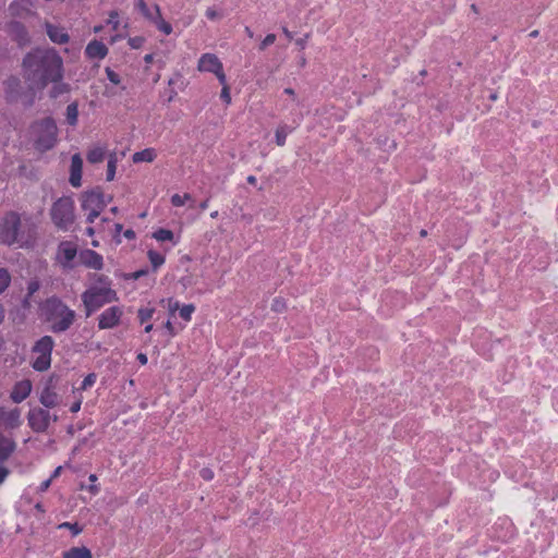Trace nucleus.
Here are the masks:
<instances>
[{
    "mask_svg": "<svg viewBox=\"0 0 558 558\" xmlns=\"http://www.w3.org/2000/svg\"><path fill=\"white\" fill-rule=\"evenodd\" d=\"M276 41L275 34H268L259 45V50H265L268 46L272 45Z\"/></svg>",
    "mask_w": 558,
    "mask_h": 558,
    "instance_id": "46",
    "label": "nucleus"
},
{
    "mask_svg": "<svg viewBox=\"0 0 558 558\" xmlns=\"http://www.w3.org/2000/svg\"><path fill=\"white\" fill-rule=\"evenodd\" d=\"M83 402V397L80 395L75 402H73L70 407V411L72 413H76L81 410V405Z\"/></svg>",
    "mask_w": 558,
    "mask_h": 558,
    "instance_id": "49",
    "label": "nucleus"
},
{
    "mask_svg": "<svg viewBox=\"0 0 558 558\" xmlns=\"http://www.w3.org/2000/svg\"><path fill=\"white\" fill-rule=\"evenodd\" d=\"M201 476L205 481H211L214 478V472L208 468H204L201 470Z\"/></svg>",
    "mask_w": 558,
    "mask_h": 558,
    "instance_id": "48",
    "label": "nucleus"
},
{
    "mask_svg": "<svg viewBox=\"0 0 558 558\" xmlns=\"http://www.w3.org/2000/svg\"><path fill=\"white\" fill-rule=\"evenodd\" d=\"M308 38V35H306L304 38H299L295 40V44L301 48L304 49L306 45V39Z\"/></svg>",
    "mask_w": 558,
    "mask_h": 558,
    "instance_id": "57",
    "label": "nucleus"
},
{
    "mask_svg": "<svg viewBox=\"0 0 558 558\" xmlns=\"http://www.w3.org/2000/svg\"><path fill=\"white\" fill-rule=\"evenodd\" d=\"M62 558H93L92 551L85 547H71L62 553Z\"/></svg>",
    "mask_w": 558,
    "mask_h": 558,
    "instance_id": "24",
    "label": "nucleus"
},
{
    "mask_svg": "<svg viewBox=\"0 0 558 558\" xmlns=\"http://www.w3.org/2000/svg\"><path fill=\"white\" fill-rule=\"evenodd\" d=\"M147 257L154 270H157L160 266H162L166 260L165 256L155 250H149L147 252Z\"/></svg>",
    "mask_w": 558,
    "mask_h": 558,
    "instance_id": "29",
    "label": "nucleus"
},
{
    "mask_svg": "<svg viewBox=\"0 0 558 558\" xmlns=\"http://www.w3.org/2000/svg\"><path fill=\"white\" fill-rule=\"evenodd\" d=\"M108 47L100 40H90L85 48V57L89 60H102L108 56Z\"/></svg>",
    "mask_w": 558,
    "mask_h": 558,
    "instance_id": "16",
    "label": "nucleus"
},
{
    "mask_svg": "<svg viewBox=\"0 0 558 558\" xmlns=\"http://www.w3.org/2000/svg\"><path fill=\"white\" fill-rule=\"evenodd\" d=\"M11 282V276L4 268H0V294L9 287Z\"/></svg>",
    "mask_w": 558,
    "mask_h": 558,
    "instance_id": "37",
    "label": "nucleus"
},
{
    "mask_svg": "<svg viewBox=\"0 0 558 558\" xmlns=\"http://www.w3.org/2000/svg\"><path fill=\"white\" fill-rule=\"evenodd\" d=\"M107 24L111 25L113 31H117L119 28L120 21H119L118 11L113 10V11L109 12V17L107 20Z\"/></svg>",
    "mask_w": 558,
    "mask_h": 558,
    "instance_id": "43",
    "label": "nucleus"
},
{
    "mask_svg": "<svg viewBox=\"0 0 558 558\" xmlns=\"http://www.w3.org/2000/svg\"><path fill=\"white\" fill-rule=\"evenodd\" d=\"M40 403L46 408H54L58 403V396L54 391L46 388L40 395Z\"/></svg>",
    "mask_w": 558,
    "mask_h": 558,
    "instance_id": "26",
    "label": "nucleus"
},
{
    "mask_svg": "<svg viewBox=\"0 0 558 558\" xmlns=\"http://www.w3.org/2000/svg\"><path fill=\"white\" fill-rule=\"evenodd\" d=\"M136 9L141 12V14L151 22L155 17V10L154 7L149 8L145 0H137L136 2Z\"/></svg>",
    "mask_w": 558,
    "mask_h": 558,
    "instance_id": "30",
    "label": "nucleus"
},
{
    "mask_svg": "<svg viewBox=\"0 0 558 558\" xmlns=\"http://www.w3.org/2000/svg\"><path fill=\"white\" fill-rule=\"evenodd\" d=\"M83 159L80 154H74L71 159L70 183L73 187L82 185Z\"/></svg>",
    "mask_w": 558,
    "mask_h": 558,
    "instance_id": "18",
    "label": "nucleus"
},
{
    "mask_svg": "<svg viewBox=\"0 0 558 558\" xmlns=\"http://www.w3.org/2000/svg\"><path fill=\"white\" fill-rule=\"evenodd\" d=\"M154 10L155 17L150 23H153L157 27V29L163 33L165 35H170L173 31L172 26L169 22L163 20L160 7L158 4H154Z\"/></svg>",
    "mask_w": 558,
    "mask_h": 558,
    "instance_id": "21",
    "label": "nucleus"
},
{
    "mask_svg": "<svg viewBox=\"0 0 558 558\" xmlns=\"http://www.w3.org/2000/svg\"><path fill=\"white\" fill-rule=\"evenodd\" d=\"M195 312V306L193 304H185L180 307L179 313L180 317L185 322H190L192 319V315Z\"/></svg>",
    "mask_w": 558,
    "mask_h": 558,
    "instance_id": "33",
    "label": "nucleus"
},
{
    "mask_svg": "<svg viewBox=\"0 0 558 558\" xmlns=\"http://www.w3.org/2000/svg\"><path fill=\"white\" fill-rule=\"evenodd\" d=\"M36 239V226L29 220L22 225L19 214L8 213L0 221V243L20 246H32Z\"/></svg>",
    "mask_w": 558,
    "mask_h": 558,
    "instance_id": "2",
    "label": "nucleus"
},
{
    "mask_svg": "<svg viewBox=\"0 0 558 558\" xmlns=\"http://www.w3.org/2000/svg\"><path fill=\"white\" fill-rule=\"evenodd\" d=\"M180 303L177 300H173L172 298L168 299V310L171 315H173L177 311L180 310Z\"/></svg>",
    "mask_w": 558,
    "mask_h": 558,
    "instance_id": "47",
    "label": "nucleus"
},
{
    "mask_svg": "<svg viewBox=\"0 0 558 558\" xmlns=\"http://www.w3.org/2000/svg\"><path fill=\"white\" fill-rule=\"evenodd\" d=\"M191 199V194L184 193L183 195L173 194L171 196V204L175 207H181L185 204L186 201Z\"/></svg>",
    "mask_w": 558,
    "mask_h": 558,
    "instance_id": "39",
    "label": "nucleus"
},
{
    "mask_svg": "<svg viewBox=\"0 0 558 558\" xmlns=\"http://www.w3.org/2000/svg\"><path fill=\"white\" fill-rule=\"evenodd\" d=\"M10 471L5 466H0V485L5 481Z\"/></svg>",
    "mask_w": 558,
    "mask_h": 558,
    "instance_id": "54",
    "label": "nucleus"
},
{
    "mask_svg": "<svg viewBox=\"0 0 558 558\" xmlns=\"http://www.w3.org/2000/svg\"><path fill=\"white\" fill-rule=\"evenodd\" d=\"M153 328H154V325H153V324H150V323H146V324H145L144 331H145V332H147V333H149V332L153 330Z\"/></svg>",
    "mask_w": 558,
    "mask_h": 558,
    "instance_id": "64",
    "label": "nucleus"
},
{
    "mask_svg": "<svg viewBox=\"0 0 558 558\" xmlns=\"http://www.w3.org/2000/svg\"><path fill=\"white\" fill-rule=\"evenodd\" d=\"M41 310L46 320L51 324V331L56 333L66 331L75 320V312L57 296L47 299Z\"/></svg>",
    "mask_w": 558,
    "mask_h": 558,
    "instance_id": "3",
    "label": "nucleus"
},
{
    "mask_svg": "<svg viewBox=\"0 0 558 558\" xmlns=\"http://www.w3.org/2000/svg\"><path fill=\"white\" fill-rule=\"evenodd\" d=\"M74 201L70 196L58 198L50 208L53 225L62 231H68L75 220Z\"/></svg>",
    "mask_w": 558,
    "mask_h": 558,
    "instance_id": "5",
    "label": "nucleus"
},
{
    "mask_svg": "<svg viewBox=\"0 0 558 558\" xmlns=\"http://www.w3.org/2000/svg\"><path fill=\"white\" fill-rule=\"evenodd\" d=\"M197 70L199 72L214 74L219 83L225 82L226 73L223 70V64L215 53H203L198 59Z\"/></svg>",
    "mask_w": 558,
    "mask_h": 558,
    "instance_id": "9",
    "label": "nucleus"
},
{
    "mask_svg": "<svg viewBox=\"0 0 558 558\" xmlns=\"http://www.w3.org/2000/svg\"><path fill=\"white\" fill-rule=\"evenodd\" d=\"M58 529L59 530L68 529L69 531H71V534L73 536L81 534L83 531L82 526H80L78 523H76V522L75 523L62 522L58 525Z\"/></svg>",
    "mask_w": 558,
    "mask_h": 558,
    "instance_id": "34",
    "label": "nucleus"
},
{
    "mask_svg": "<svg viewBox=\"0 0 558 558\" xmlns=\"http://www.w3.org/2000/svg\"><path fill=\"white\" fill-rule=\"evenodd\" d=\"M82 489L85 488V486L82 485L81 487ZM86 489L92 494V495H97L99 492H100V488L98 485L96 484H90L89 486L86 487Z\"/></svg>",
    "mask_w": 558,
    "mask_h": 558,
    "instance_id": "53",
    "label": "nucleus"
},
{
    "mask_svg": "<svg viewBox=\"0 0 558 558\" xmlns=\"http://www.w3.org/2000/svg\"><path fill=\"white\" fill-rule=\"evenodd\" d=\"M29 427L36 433H44L48 429L51 415L48 410L43 408L31 409L27 415Z\"/></svg>",
    "mask_w": 558,
    "mask_h": 558,
    "instance_id": "10",
    "label": "nucleus"
},
{
    "mask_svg": "<svg viewBox=\"0 0 558 558\" xmlns=\"http://www.w3.org/2000/svg\"><path fill=\"white\" fill-rule=\"evenodd\" d=\"M8 33L19 44V46H25L29 43L28 32L26 27L20 22L10 23Z\"/></svg>",
    "mask_w": 558,
    "mask_h": 558,
    "instance_id": "20",
    "label": "nucleus"
},
{
    "mask_svg": "<svg viewBox=\"0 0 558 558\" xmlns=\"http://www.w3.org/2000/svg\"><path fill=\"white\" fill-rule=\"evenodd\" d=\"M208 205H209V201H208V199H205V201H203V202L199 204V208H201L202 210H205V209H207V208H208Z\"/></svg>",
    "mask_w": 558,
    "mask_h": 558,
    "instance_id": "63",
    "label": "nucleus"
},
{
    "mask_svg": "<svg viewBox=\"0 0 558 558\" xmlns=\"http://www.w3.org/2000/svg\"><path fill=\"white\" fill-rule=\"evenodd\" d=\"M97 281L100 286H92L82 294L86 316H90L94 312L108 303L118 301V294L110 287V281L106 276H98Z\"/></svg>",
    "mask_w": 558,
    "mask_h": 558,
    "instance_id": "4",
    "label": "nucleus"
},
{
    "mask_svg": "<svg viewBox=\"0 0 558 558\" xmlns=\"http://www.w3.org/2000/svg\"><path fill=\"white\" fill-rule=\"evenodd\" d=\"M155 314V308L150 306L141 307L137 311V319L143 325L149 323Z\"/></svg>",
    "mask_w": 558,
    "mask_h": 558,
    "instance_id": "31",
    "label": "nucleus"
},
{
    "mask_svg": "<svg viewBox=\"0 0 558 558\" xmlns=\"http://www.w3.org/2000/svg\"><path fill=\"white\" fill-rule=\"evenodd\" d=\"M136 360L141 363V365H146L148 362L147 355L142 352L136 355Z\"/></svg>",
    "mask_w": 558,
    "mask_h": 558,
    "instance_id": "55",
    "label": "nucleus"
},
{
    "mask_svg": "<svg viewBox=\"0 0 558 558\" xmlns=\"http://www.w3.org/2000/svg\"><path fill=\"white\" fill-rule=\"evenodd\" d=\"M283 93H284V94H287V95H289V96H292V97H293V96H295V92H294V89H293V88H291V87H287V88H284Z\"/></svg>",
    "mask_w": 558,
    "mask_h": 558,
    "instance_id": "62",
    "label": "nucleus"
},
{
    "mask_svg": "<svg viewBox=\"0 0 558 558\" xmlns=\"http://www.w3.org/2000/svg\"><path fill=\"white\" fill-rule=\"evenodd\" d=\"M20 80L17 77H10L8 81H7V92H8V97L9 98H13V92L20 87Z\"/></svg>",
    "mask_w": 558,
    "mask_h": 558,
    "instance_id": "42",
    "label": "nucleus"
},
{
    "mask_svg": "<svg viewBox=\"0 0 558 558\" xmlns=\"http://www.w3.org/2000/svg\"><path fill=\"white\" fill-rule=\"evenodd\" d=\"M271 311L282 313L287 310V303L282 298H275L271 302Z\"/></svg>",
    "mask_w": 558,
    "mask_h": 558,
    "instance_id": "41",
    "label": "nucleus"
},
{
    "mask_svg": "<svg viewBox=\"0 0 558 558\" xmlns=\"http://www.w3.org/2000/svg\"><path fill=\"white\" fill-rule=\"evenodd\" d=\"M80 257L82 264L87 268L100 270L104 267V258L96 251L85 250L81 253Z\"/></svg>",
    "mask_w": 558,
    "mask_h": 558,
    "instance_id": "19",
    "label": "nucleus"
},
{
    "mask_svg": "<svg viewBox=\"0 0 558 558\" xmlns=\"http://www.w3.org/2000/svg\"><path fill=\"white\" fill-rule=\"evenodd\" d=\"M123 316V310L120 306H110L105 310L98 318L99 329H112L117 327Z\"/></svg>",
    "mask_w": 558,
    "mask_h": 558,
    "instance_id": "11",
    "label": "nucleus"
},
{
    "mask_svg": "<svg viewBox=\"0 0 558 558\" xmlns=\"http://www.w3.org/2000/svg\"><path fill=\"white\" fill-rule=\"evenodd\" d=\"M34 8L33 0H15L10 4L9 11L14 17L26 19L36 14Z\"/></svg>",
    "mask_w": 558,
    "mask_h": 558,
    "instance_id": "12",
    "label": "nucleus"
},
{
    "mask_svg": "<svg viewBox=\"0 0 558 558\" xmlns=\"http://www.w3.org/2000/svg\"><path fill=\"white\" fill-rule=\"evenodd\" d=\"M33 389L32 381L29 379H23L14 384L11 393L10 399L14 403H21L26 398L29 397Z\"/></svg>",
    "mask_w": 558,
    "mask_h": 558,
    "instance_id": "14",
    "label": "nucleus"
},
{
    "mask_svg": "<svg viewBox=\"0 0 558 558\" xmlns=\"http://www.w3.org/2000/svg\"><path fill=\"white\" fill-rule=\"evenodd\" d=\"M288 136L286 126H278L276 130V144L278 146H284Z\"/></svg>",
    "mask_w": 558,
    "mask_h": 558,
    "instance_id": "38",
    "label": "nucleus"
},
{
    "mask_svg": "<svg viewBox=\"0 0 558 558\" xmlns=\"http://www.w3.org/2000/svg\"><path fill=\"white\" fill-rule=\"evenodd\" d=\"M205 15L209 20H216L219 17V13L214 8H208L205 12Z\"/></svg>",
    "mask_w": 558,
    "mask_h": 558,
    "instance_id": "52",
    "label": "nucleus"
},
{
    "mask_svg": "<svg viewBox=\"0 0 558 558\" xmlns=\"http://www.w3.org/2000/svg\"><path fill=\"white\" fill-rule=\"evenodd\" d=\"M106 75H107V78L112 84L119 85L121 83L120 75L118 73H116L113 70H111L110 68H106Z\"/></svg>",
    "mask_w": 558,
    "mask_h": 558,
    "instance_id": "45",
    "label": "nucleus"
},
{
    "mask_svg": "<svg viewBox=\"0 0 558 558\" xmlns=\"http://www.w3.org/2000/svg\"><path fill=\"white\" fill-rule=\"evenodd\" d=\"M54 341L50 336H44L33 347L34 359L32 367L37 372H45L51 365V353Z\"/></svg>",
    "mask_w": 558,
    "mask_h": 558,
    "instance_id": "7",
    "label": "nucleus"
},
{
    "mask_svg": "<svg viewBox=\"0 0 558 558\" xmlns=\"http://www.w3.org/2000/svg\"><path fill=\"white\" fill-rule=\"evenodd\" d=\"M23 76L37 89L46 88L50 83L63 80V59L53 48H36L23 59Z\"/></svg>",
    "mask_w": 558,
    "mask_h": 558,
    "instance_id": "1",
    "label": "nucleus"
},
{
    "mask_svg": "<svg viewBox=\"0 0 558 558\" xmlns=\"http://www.w3.org/2000/svg\"><path fill=\"white\" fill-rule=\"evenodd\" d=\"M117 169V158L114 155H111L108 165H107V181H112L116 175Z\"/></svg>",
    "mask_w": 558,
    "mask_h": 558,
    "instance_id": "36",
    "label": "nucleus"
},
{
    "mask_svg": "<svg viewBox=\"0 0 558 558\" xmlns=\"http://www.w3.org/2000/svg\"><path fill=\"white\" fill-rule=\"evenodd\" d=\"M144 61L147 63V64H150L153 63L154 61V54L153 53H148L144 57Z\"/></svg>",
    "mask_w": 558,
    "mask_h": 558,
    "instance_id": "59",
    "label": "nucleus"
},
{
    "mask_svg": "<svg viewBox=\"0 0 558 558\" xmlns=\"http://www.w3.org/2000/svg\"><path fill=\"white\" fill-rule=\"evenodd\" d=\"M97 380V375L95 373L88 374L82 381L80 388L77 390H87L93 387Z\"/></svg>",
    "mask_w": 558,
    "mask_h": 558,
    "instance_id": "40",
    "label": "nucleus"
},
{
    "mask_svg": "<svg viewBox=\"0 0 558 558\" xmlns=\"http://www.w3.org/2000/svg\"><path fill=\"white\" fill-rule=\"evenodd\" d=\"M0 424L5 428L14 429L21 426V410L19 408L5 409L0 407Z\"/></svg>",
    "mask_w": 558,
    "mask_h": 558,
    "instance_id": "13",
    "label": "nucleus"
},
{
    "mask_svg": "<svg viewBox=\"0 0 558 558\" xmlns=\"http://www.w3.org/2000/svg\"><path fill=\"white\" fill-rule=\"evenodd\" d=\"M39 289V283L38 281L36 280H33L28 283V287H27V290H28V295H33L35 292H37Z\"/></svg>",
    "mask_w": 558,
    "mask_h": 558,
    "instance_id": "51",
    "label": "nucleus"
},
{
    "mask_svg": "<svg viewBox=\"0 0 558 558\" xmlns=\"http://www.w3.org/2000/svg\"><path fill=\"white\" fill-rule=\"evenodd\" d=\"M220 85L222 87L221 93H220V98L226 105H230L231 104V93H230V86L227 82V76H225V82L220 83Z\"/></svg>",
    "mask_w": 558,
    "mask_h": 558,
    "instance_id": "35",
    "label": "nucleus"
},
{
    "mask_svg": "<svg viewBox=\"0 0 558 558\" xmlns=\"http://www.w3.org/2000/svg\"><path fill=\"white\" fill-rule=\"evenodd\" d=\"M247 183L252 184V185H255L256 182H257V179L256 177L254 175H248L247 179H246Z\"/></svg>",
    "mask_w": 558,
    "mask_h": 558,
    "instance_id": "61",
    "label": "nucleus"
},
{
    "mask_svg": "<svg viewBox=\"0 0 558 558\" xmlns=\"http://www.w3.org/2000/svg\"><path fill=\"white\" fill-rule=\"evenodd\" d=\"M123 235L124 238H126L128 240H134L135 239V232L132 230V229H126L124 232H123Z\"/></svg>",
    "mask_w": 558,
    "mask_h": 558,
    "instance_id": "56",
    "label": "nucleus"
},
{
    "mask_svg": "<svg viewBox=\"0 0 558 558\" xmlns=\"http://www.w3.org/2000/svg\"><path fill=\"white\" fill-rule=\"evenodd\" d=\"M14 449V441L0 434V462L8 460Z\"/></svg>",
    "mask_w": 558,
    "mask_h": 558,
    "instance_id": "22",
    "label": "nucleus"
},
{
    "mask_svg": "<svg viewBox=\"0 0 558 558\" xmlns=\"http://www.w3.org/2000/svg\"><path fill=\"white\" fill-rule=\"evenodd\" d=\"M157 157V154L154 148H145L143 150L136 151L132 160L135 163L138 162H153Z\"/></svg>",
    "mask_w": 558,
    "mask_h": 558,
    "instance_id": "25",
    "label": "nucleus"
},
{
    "mask_svg": "<svg viewBox=\"0 0 558 558\" xmlns=\"http://www.w3.org/2000/svg\"><path fill=\"white\" fill-rule=\"evenodd\" d=\"M106 151L105 148L100 146L93 147L87 153V160L90 163L101 162L105 158Z\"/></svg>",
    "mask_w": 558,
    "mask_h": 558,
    "instance_id": "28",
    "label": "nucleus"
},
{
    "mask_svg": "<svg viewBox=\"0 0 558 558\" xmlns=\"http://www.w3.org/2000/svg\"><path fill=\"white\" fill-rule=\"evenodd\" d=\"M163 328L167 330V332H168V335H169L170 337L175 336V333H177V332H175V329H174V327H173V324H172V322H171L170 319H168V320L163 324Z\"/></svg>",
    "mask_w": 558,
    "mask_h": 558,
    "instance_id": "50",
    "label": "nucleus"
},
{
    "mask_svg": "<svg viewBox=\"0 0 558 558\" xmlns=\"http://www.w3.org/2000/svg\"><path fill=\"white\" fill-rule=\"evenodd\" d=\"M151 236L158 241V242H172L173 245H177L179 243V239H175L174 233L165 228H159L155 230L151 234Z\"/></svg>",
    "mask_w": 558,
    "mask_h": 558,
    "instance_id": "23",
    "label": "nucleus"
},
{
    "mask_svg": "<svg viewBox=\"0 0 558 558\" xmlns=\"http://www.w3.org/2000/svg\"><path fill=\"white\" fill-rule=\"evenodd\" d=\"M51 481H52L51 478H48L47 481L43 482L40 485V489L46 490L50 486Z\"/></svg>",
    "mask_w": 558,
    "mask_h": 558,
    "instance_id": "58",
    "label": "nucleus"
},
{
    "mask_svg": "<svg viewBox=\"0 0 558 558\" xmlns=\"http://www.w3.org/2000/svg\"><path fill=\"white\" fill-rule=\"evenodd\" d=\"M282 31H283L284 36H286L289 40H291V39L293 38V34H292V33H291L287 27H283V29H282Z\"/></svg>",
    "mask_w": 558,
    "mask_h": 558,
    "instance_id": "60",
    "label": "nucleus"
},
{
    "mask_svg": "<svg viewBox=\"0 0 558 558\" xmlns=\"http://www.w3.org/2000/svg\"><path fill=\"white\" fill-rule=\"evenodd\" d=\"M45 28L49 39L58 45H64L70 41V36L64 27L51 24L50 22L45 23Z\"/></svg>",
    "mask_w": 558,
    "mask_h": 558,
    "instance_id": "17",
    "label": "nucleus"
},
{
    "mask_svg": "<svg viewBox=\"0 0 558 558\" xmlns=\"http://www.w3.org/2000/svg\"><path fill=\"white\" fill-rule=\"evenodd\" d=\"M77 254L76 245L72 242L64 241L59 244L58 247V260L63 267H70L71 262Z\"/></svg>",
    "mask_w": 558,
    "mask_h": 558,
    "instance_id": "15",
    "label": "nucleus"
},
{
    "mask_svg": "<svg viewBox=\"0 0 558 558\" xmlns=\"http://www.w3.org/2000/svg\"><path fill=\"white\" fill-rule=\"evenodd\" d=\"M144 43L145 38L143 36L130 37L128 40V44L132 49H140Z\"/></svg>",
    "mask_w": 558,
    "mask_h": 558,
    "instance_id": "44",
    "label": "nucleus"
},
{
    "mask_svg": "<svg viewBox=\"0 0 558 558\" xmlns=\"http://www.w3.org/2000/svg\"><path fill=\"white\" fill-rule=\"evenodd\" d=\"M52 84H53V86L50 90L51 98H58L60 95L70 92V85L66 83H63L62 81H60L58 83H52Z\"/></svg>",
    "mask_w": 558,
    "mask_h": 558,
    "instance_id": "32",
    "label": "nucleus"
},
{
    "mask_svg": "<svg viewBox=\"0 0 558 558\" xmlns=\"http://www.w3.org/2000/svg\"><path fill=\"white\" fill-rule=\"evenodd\" d=\"M66 122L71 126H75L78 122V105L76 101L71 102L65 111Z\"/></svg>",
    "mask_w": 558,
    "mask_h": 558,
    "instance_id": "27",
    "label": "nucleus"
},
{
    "mask_svg": "<svg viewBox=\"0 0 558 558\" xmlns=\"http://www.w3.org/2000/svg\"><path fill=\"white\" fill-rule=\"evenodd\" d=\"M35 134V147L39 151H47L54 147L58 141V128L54 120L50 117L33 124Z\"/></svg>",
    "mask_w": 558,
    "mask_h": 558,
    "instance_id": "6",
    "label": "nucleus"
},
{
    "mask_svg": "<svg viewBox=\"0 0 558 558\" xmlns=\"http://www.w3.org/2000/svg\"><path fill=\"white\" fill-rule=\"evenodd\" d=\"M105 207L106 202L100 190L87 191L82 195V208L87 213V222L93 223Z\"/></svg>",
    "mask_w": 558,
    "mask_h": 558,
    "instance_id": "8",
    "label": "nucleus"
}]
</instances>
